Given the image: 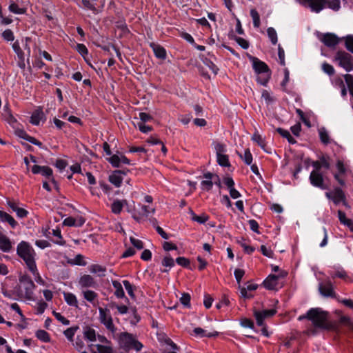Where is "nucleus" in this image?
Masks as SVG:
<instances>
[{
	"instance_id": "f257e3e1",
	"label": "nucleus",
	"mask_w": 353,
	"mask_h": 353,
	"mask_svg": "<svg viewBox=\"0 0 353 353\" xmlns=\"http://www.w3.org/2000/svg\"><path fill=\"white\" fill-rule=\"evenodd\" d=\"M17 254L24 261L29 270H34L36 265V252L29 242L25 241L19 242L17 247Z\"/></svg>"
},
{
	"instance_id": "f03ea898",
	"label": "nucleus",
	"mask_w": 353,
	"mask_h": 353,
	"mask_svg": "<svg viewBox=\"0 0 353 353\" xmlns=\"http://www.w3.org/2000/svg\"><path fill=\"white\" fill-rule=\"evenodd\" d=\"M19 281L21 286L18 288V295L29 301L33 300L36 285L31 277L27 274H21L19 276Z\"/></svg>"
},
{
	"instance_id": "7ed1b4c3",
	"label": "nucleus",
	"mask_w": 353,
	"mask_h": 353,
	"mask_svg": "<svg viewBox=\"0 0 353 353\" xmlns=\"http://www.w3.org/2000/svg\"><path fill=\"white\" fill-rule=\"evenodd\" d=\"M327 314L320 308H312L305 315L299 316L298 320L307 319L315 327H325Z\"/></svg>"
},
{
	"instance_id": "20e7f679",
	"label": "nucleus",
	"mask_w": 353,
	"mask_h": 353,
	"mask_svg": "<svg viewBox=\"0 0 353 353\" xmlns=\"http://www.w3.org/2000/svg\"><path fill=\"white\" fill-rule=\"evenodd\" d=\"M250 59L255 72L258 74L256 79L258 83L263 85H266L271 76L268 66L258 58L251 57Z\"/></svg>"
},
{
	"instance_id": "39448f33",
	"label": "nucleus",
	"mask_w": 353,
	"mask_h": 353,
	"mask_svg": "<svg viewBox=\"0 0 353 353\" xmlns=\"http://www.w3.org/2000/svg\"><path fill=\"white\" fill-rule=\"evenodd\" d=\"M119 342L120 346L125 350L134 349L139 351L143 347L142 343L137 341L133 334L126 332L120 334Z\"/></svg>"
},
{
	"instance_id": "423d86ee",
	"label": "nucleus",
	"mask_w": 353,
	"mask_h": 353,
	"mask_svg": "<svg viewBox=\"0 0 353 353\" xmlns=\"http://www.w3.org/2000/svg\"><path fill=\"white\" fill-rule=\"evenodd\" d=\"M156 334L162 353H176L175 352L177 350L176 345L165 333L158 331Z\"/></svg>"
},
{
	"instance_id": "0eeeda50",
	"label": "nucleus",
	"mask_w": 353,
	"mask_h": 353,
	"mask_svg": "<svg viewBox=\"0 0 353 353\" xmlns=\"http://www.w3.org/2000/svg\"><path fill=\"white\" fill-rule=\"evenodd\" d=\"M99 312L100 322L105 326L107 330L112 333H114L117 330V328L113 323V319L111 316L110 310L107 308L99 307Z\"/></svg>"
},
{
	"instance_id": "6e6552de",
	"label": "nucleus",
	"mask_w": 353,
	"mask_h": 353,
	"mask_svg": "<svg viewBox=\"0 0 353 353\" xmlns=\"http://www.w3.org/2000/svg\"><path fill=\"white\" fill-rule=\"evenodd\" d=\"M335 61L347 72H350L353 69L352 57L347 52H337L335 57Z\"/></svg>"
},
{
	"instance_id": "1a4fd4ad",
	"label": "nucleus",
	"mask_w": 353,
	"mask_h": 353,
	"mask_svg": "<svg viewBox=\"0 0 353 353\" xmlns=\"http://www.w3.org/2000/svg\"><path fill=\"white\" fill-rule=\"evenodd\" d=\"M287 273L285 272H281L278 275H269L266 279L263 281L264 287L268 290H276L279 285V279L283 278L286 276Z\"/></svg>"
},
{
	"instance_id": "9d476101",
	"label": "nucleus",
	"mask_w": 353,
	"mask_h": 353,
	"mask_svg": "<svg viewBox=\"0 0 353 353\" xmlns=\"http://www.w3.org/2000/svg\"><path fill=\"white\" fill-rule=\"evenodd\" d=\"M301 4L308 6L312 12H321L325 8V0H296Z\"/></svg>"
},
{
	"instance_id": "9b49d317",
	"label": "nucleus",
	"mask_w": 353,
	"mask_h": 353,
	"mask_svg": "<svg viewBox=\"0 0 353 353\" xmlns=\"http://www.w3.org/2000/svg\"><path fill=\"white\" fill-rule=\"evenodd\" d=\"M31 171L34 174H41L47 179H51L52 183H55V180L53 178L52 169L48 166L34 165L32 167Z\"/></svg>"
},
{
	"instance_id": "f8f14e48",
	"label": "nucleus",
	"mask_w": 353,
	"mask_h": 353,
	"mask_svg": "<svg viewBox=\"0 0 353 353\" xmlns=\"http://www.w3.org/2000/svg\"><path fill=\"white\" fill-rule=\"evenodd\" d=\"M319 290L320 294L323 296H334L333 286L330 281L327 280L325 282L319 283Z\"/></svg>"
},
{
	"instance_id": "ddd939ff",
	"label": "nucleus",
	"mask_w": 353,
	"mask_h": 353,
	"mask_svg": "<svg viewBox=\"0 0 353 353\" xmlns=\"http://www.w3.org/2000/svg\"><path fill=\"white\" fill-rule=\"evenodd\" d=\"M138 206L139 208H134L132 217L134 219L139 221L143 217H148L150 210V208L147 205L139 204Z\"/></svg>"
},
{
	"instance_id": "4468645a",
	"label": "nucleus",
	"mask_w": 353,
	"mask_h": 353,
	"mask_svg": "<svg viewBox=\"0 0 353 353\" xmlns=\"http://www.w3.org/2000/svg\"><path fill=\"white\" fill-rule=\"evenodd\" d=\"M79 284L83 288H96L98 286L97 282L89 274H83L81 276L79 279Z\"/></svg>"
},
{
	"instance_id": "2eb2a0df",
	"label": "nucleus",
	"mask_w": 353,
	"mask_h": 353,
	"mask_svg": "<svg viewBox=\"0 0 353 353\" xmlns=\"http://www.w3.org/2000/svg\"><path fill=\"white\" fill-rule=\"evenodd\" d=\"M325 196L327 199L332 200L336 205L339 204L341 202H344L345 200L344 194L339 188H336L331 192H326Z\"/></svg>"
},
{
	"instance_id": "dca6fc26",
	"label": "nucleus",
	"mask_w": 353,
	"mask_h": 353,
	"mask_svg": "<svg viewBox=\"0 0 353 353\" xmlns=\"http://www.w3.org/2000/svg\"><path fill=\"white\" fill-rule=\"evenodd\" d=\"M276 311L274 309L271 310H265L263 311H256L254 312V316L256 320V323L259 325H262L263 323V320L265 318L272 316L276 314Z\"/></svg>"
},
{
	"instance_id": "f3484780",
	"label": "nucleus",
	"mask_w": 353,
	"mask_h": 353,
	"mask_svg": "<svg viewBox=\"0 0 353 353\" xmlns=\"http://www.w3.org/2000/svg\"><path fill=\"white\" fill-rule=\"evenodd\" d=\"M319 39L327 47H334L339 43L338 37L332 33L321 34Z\"/></svg>"
},
{
	"instance_id": "a211bd4d",
	"label": "nucleus",
	"mask_w": 353,
	"mask_h": 353,
	"mask_svg": "<svg viewBox=\"0 0 353 353\" xmlns=\"http://www.w3.org/2000/svg\"><path fill=\"white\" fill-rule=\"evenodd\" d=\"M310 183L312 185L320 188L321 189H325L323 184V178L321 174L317 171H312L310 175Z\"/></svg>"
},
{
	"instance_id": "6ab92c4d",
	"label": "nucleus",
	"mask_w": 353,
	"mask_h": 353,
	"mask_svg": "<svg viewBox=\"0 0 353 353\" xmlns=\"http://www.w3.org/2000/svg\"><path fill=\"white\" fill-rule=\"evenodd\" d=\"M99 0H81V4L78 6L82 8L90 10L94 14H98L97 2Z\"/></svg>"
},
{
	"instance_id": "aec40b11",
	"label": "nucleus",
	"mask_w": 353,
	"mask_h": 353,
	"mask_svg": "<svg viewBox=\"0 0 353 353\" xmlns=\"http://www.w3.org/2000/svg\"><path fill=\"white\" fill-rule=\"evenodd\" d=\"M12 249V242L10 239L5 234H0V250L8 253Z\"/></svg>"
},
{
	"instance_id": "412c9836",
	"label": "nucleus",
	"mask_w": 353,
	"mask_h": 353,
	"mask_svg": "<svg viewBox=\"0 0 353 353\" xmlns=\"http://www.w3.org/2000/svg\"><path fill=\"white\" fill-rule=\"evenodd\" d=\"M121 170H117L109 176V181L117 188H119L122 184L123 178L121 176Z\"/></svg>"
},
{
	"instance_id": "4be33fe9",
	"label": "nucleus",
	"mask_w": 353,
	"mask_h": 353,
	"mask_svg": "<svg viewBox=\"0 0 353 353\" xmlns=\"http://www.w3.org/2000/svg\"><path fill=\"white\" fill-rule=\"evenodd\" d=\"M46 119L45 114L41 108L34 110L30 117V123L34 125H39L42 119Z\"/></svg>"
},
{
	"instance_id": "5701e85b",
	"label": "nucleus",
	"mask_w": 353,
	"mask_h": 353,
	"mask_svg": "<svg viewBox=\"0 0 353 353\" xmlns=\"http://www.w3.org/2000/svg\"><path fill=\"white\" fill-rule=\"evenodd\" d=\"M0 221L8 223L12 228H15L17 225V222L8 213L2 210H0Z\"/></svg>"
},
{
	"instance_id": "b1692460",
	"label": "nucleus",
	"mask_w": 353,
	"mask_h": 353,
	"mask_svg": "<svg viewBox=\"0 0 353 353\" xmlns=\"http://www.w3.org/2000/svg\"><path fill=\"white\" fill-rule=\"evenodd\" d=\"M89 270L92 274H97L99 276L102 277L105 275L106 268L99 264H92L90 266Z\"/></svg>"
},
{
	"instance_id": "393cba45",
	"label": "nucleus",
	"mask_w": 353,
	"mask_h": 353,
	"mask_svg": "<svg viewBox=\"0 0 353 353\" xmlns=\"http://www.w3.org/2000/svg\"><path fill=\"white\" fill-rule=\"evenodd\" d=\"M205 180L201 182V188L203 190L209 191L212 189L213 185V174L211 173H207L204 175Z\"/></svg>"
},
{
	"instance_id": "a878e982",
	"label": "nucleus",
	"mask_w": 353,
	"mask_h": 353,
	"mask_svg": "<svg viewBox=\"0 0 353 353\" xmlns=\"http://www.w3.org/2000/svg\"><path fill=\"white\" fill-rule=\"evenodd\" d=\"M193 334L199 337H213L216 336L218 335V332L214 331L213 332H207L206 330L201 328L196 327L193 330Z\"/></svg>"
},
{
	"instance_id": "bb28decb",
	"label": "nucleus",
	"mask_w": 353,
	"mask_h": 353,
	"mask_svg": "<svg viewBox=\"0 0 353 353\" xmlns=\"http://www.w3.org/2000/svg\"><path fill=\"white\" fill-rule=\"evenodd\" d=\"M336 168L339 170V173L334 174V178L341 185L344 184V181L340 179V174H343L346 172V168L343 161L339 160L336 163Z\"/></svg>"
},
{
	"instance_id": "cd10ccee",
	"label": "nucleus",
	"mask_w": 353,
	"mask_h": 353,
	"mask_svg": "<svg viewBox=\"0 0 353 353\" xmlns=\"http://www.w3.org/2000/svg\"><path fill=\"white\" fill-rule=\"evenodd\" d=\"M63 296H64V299L68 305H69L70 306H74V307L78 306V305H77L78 301H77L76 296L74 294L70 293V292H64Z\"/></svg>"
},
{
	"instance_id": "c85d7f7f",
	"label": "nucleus",
	"mask_w": 353,
	"mask_h": 353,
	"mask_svg": "<svg viewBox=\"0 0 353 353\" xmlns=\"http://www.w3.org/2000/svg\"><path fill=\"white\" fill-rule=\"evenodd\" d=\"M112 286L115 289L114 295L119 298L121 299L125 297V292L123 291L122 285L118 281H112Z\"/></svg>"
},
{
	"instance_id": "c756f323",
	"label": "nucleus",
	"mask_w": 353,
	"mask_h": 353,
	"mask_svg": "<svg viewBox=\"0 0 353 353\" xmlns=\"http://www.w3.org/2000/svg\"><path fill=\"white\" fill-rule=\"evenodd\" d=\"M123 203H126L125 201L114 200L111 205L112 212L115 214L121 213L123 209Z\"/></svg>"
},
{
	"instance_id": "7c9ffc66",
	"label": "nucleus",
	"mask_w": 353,
	"mask_h": 353,
	"mask_svg": "<svg viewBox=\"0 0 353 353\" xmlns=\"http://www.w3.org/2000/svg\"><path fill=\"white\" fill-rule=\"evenodd\" d=\"M36 337L44 343L50 341V334L43 330H38L35 333Z\"/></svg>"
},
{
	"instance_id": "2f4dec72",
	"label": "nucleus",
	"mask_w": 353,
	"mask_h": 353,
	"mask_svg": "<svg viewBox=\"0 0 353 353\" xmlns=\"http://www.w3.org/2000/svg\"><path fill=\"white\" fill-rule=\"evenodd\" d=\"M79 329V327L78 325L70 327L63 332V334L68 339V341L72 342L74 341V336Z\"/></svg>"
},
{
	"instance_id": "473e14b6",
	"label": "nucleus",
	"mask_w": 353,
	"mask_h": 353,
	"mask_svg": "<svg viewBox=\"0 0 353 353\" xmlns=\"http://www.w3.org/2000/svg\"><path fill=\"white\" fill-rule=\"evenodd\" d=\"M83 335L85 339L90 341H96V332L93 328L86 327L84 330Z\"/></svg>"
},
{
	"instance_id": "72a5a7b5",
	"label": "nucleus",
	"mask_w": 353,
	"mask_h": 353,
	"mask_svg": "<svg viewBox=\"0 0 353 353\" xmlns=\"http://www.w3.org/2000/svg\"><path fill=\"white\" fill-rule=\"evenodd\" d=\"M8 10H10V12L17 14H25L26 12V10L25 8H19V6L14 2H12L9 5Z\"/></svg>"
},
{
	"instance_id": "f704fd0d",
	"label": "nucleus",
	"mask_w": 353,
	"mask_h": 353,
	"mask_svg": "<svg viewBox=\"0 0 353 353\" xmlns=\"http://www.w3.org/2000/svg\"><path fill=\"white\" fill-rule=\"evenodd\" d=\"M68 263L70 265H81L85 266L87 263L84 261V257L81 254H77L74 259L69 260Z\"/></svg>"
},
{
	"instance_id": "c9c22d12",
	"label": "nucleus",
	"mask_w": 353,
	"mask_h": 353,
	"mask_svg": "<svg viewBox=\"0 0 353 353\" xmlns=\"http://www.w3.org/2000/svg\"><path fill=\"white\" fill-rule=\"evenodd\" d=\"M325 6L334 11H338L341 8V2L339 0H325Z\"/></svg>"
},
{
	"instance_id": "e433bc0d",
	"label": "nucleus",
	"mask_w": 353,
	"mask_h": 353,
	"mask_svg": "<svg viewBox=\"0 0 353 353\" xmlns=\"http://www.w3.org/2000/svg\"><path fill=\"white\" fill-rule=\"evenodd\" d=\"M213 145L216 151V156L224 154L226 152V145L224 143L220 142H214Z\"/></svg>"
},
{
	"instance_id": "4c0bfd02",
	"label": "nucleus",
	"mask_w": 353,
	"mask_h": 353,
	"mask_svg": "<svg viewBox=\"0 0 353 353\" xmlns=\"http://www.w3.org/2000/svg\"><path fill=\"white\" fill-rule=\"evenodd\" d=\"M123 284L128 294H129V296L130 297H132V299H134L135 297V295L134 294V290L135 287L134 285H132L130 283V282L128 280L123 281Z\"/></svg>"
},
{
	"instance_id": "58836bf2",
	"label": "nucleus",
	"mask_w": 353,
	"mask_h": 353,
	"mask_svg": "<svg viewBox=\"0 0 353 353\" xmlns=\"http://www.w3.org/2000/svg\"><path fill=\"white\" fill-rule=\"evenodd\" d=\"M277 132L283 137L288 139L289 143H295L296 141L295 139L291 136L290 133L284 129L282 128H278Z\"/></svg>"
},
{
	"instance_id": "ea45409f",
	"label": "nucleus",
	"mask_w": 353,
	"mask_h": 353,
	"mask_svg": "<svg viewBox=\"0 0 353 353\" xmlns=\"http://www.w3.org/2000/svg\"><path fill=\"white\" fill-rule=\"evenodd\" d=\"M268 37L270 38L272 44L275 45L277 43V33L273 28H268L267 30Z\"/></svg>"
},
{
	"instance_id": "a19ab883",
	"label": "nucleus",
	"mask_w": 353,
	"mask_h": 353,
	"mask_svg": "<svg viewBox=\"0 0 353 353\" xmlns=\"http://www.w3.org/2000/svg\"><path fill=\"white\" fill-rule=\"evenodd\" d=\"M97 296V294L92 290H87L83 292L84 299L90 303L94 301Z\"/></svg>"
},
{
	"instance_id": "79ce46f5",
	"label": "nucleus",
	"mask_w": 353,
	"mask_h": 353,
	"mask_svg": "<svg viewBox=\"0 0 353 353\" xmlns=\"http://www.w3.org/2000/svg\"><path fill=\"white\" fill-rule=\"evenodd\" d=\"M250 15L253 20L254 26L259 28L260 26V17L258 12L255 9L250 10Z\"/></svg>"
},
{
	"instance_id": "37998d69",
	"label": "nucleus",
	"mask_w": 353,
	"mask_h": 353,
	"mask_svg": "<svg viewBox=\"0 0 353 353\" xmlns=\"http://www.w3.org/2000/svg\"><path fill=\"white\" fill-rule=\"evenodd\" d=\"M217 162L221 166H230L228 157L224 154L217 155Z\"/></svg>"
},
{
	"instance_id": "c03bdc74",
	"label": "nucleus",
	"mask_w": 353,
	"mask_h": 353,
	"mask_svg": "<svg viewBox=\"0 0 353 353\" xmlns=\"http://www.w3.org/2000/svg\"><path fill=\"white\" fill-rule=\"evenodd\" d=\"M166 57L167 53L165 50L159 46H156V58L165 60Z\"/></svg>"
},
{
	"instance_id": "a18cd8bd",
	"label": "nucleus",
	"mask_w": 353,
	"mask_h": 353,
	"mask_svg": "<svg viewBox=\"0 0 353 353\" xmlns=\"http://www.w3.org/2000/svg\"><path fill=\"white\" fill-rule=\"evenodd\" d=\"M1 36L3 39L7 41H12L14 40V35L13 32L10 29H6L4 30Z\"/></svg>"
},
{
	"instance_id": "49530a36",
	"label": "nucleus",
	"mask_w": 353,
	"mask_h": 353,
	"mask_svg": "<svg viewBox=\"0 0 353 353\" xmlns=\"http://www.w3.org/2000/svg\"><path fill=\"white\" fill-rule=\"evenodd\" d=\"M262 99L268 105L272 103L274 101L272 94L265 90H263L262 92Z\"/></svg>"
},
{
	"instance_id": "de8ad7c7",
	"label": "nucleus",
	"mask_w": 353,
	"mask_h": 353,
	"mask_svg": "<svg viewBox=\"0 0 353 353\" xmlns=\"http://www.w3.org/2000/svg\"><path fill=\"white\" fill-rule=\"evenodd\" d=\"M319 134L320 139L323 143H329V135L327 130L324 128H321L319 130Z\"/></svg>"
},
{
	"instance_id": "09e8293b",
	"label": "nucleus",
	"mask_w": 353,
	"mask_h": 353,
	"mask_svg": "<svg viewBox=\"0 0 353 353\" xmlns=\"http://www.w3.org/2000/svg\"><path fill=\"white\" fill-rule=\"evenodd\" d=\"M191 214L192 215V220L199 223H204L209 219V216L205 214H203L201 216H196L193 212H192Z\"/></svg>"
},
{
	"instance_id": "8fccbe9b",
	"label": "nucleus",
	"mask_w": 353,
	"mask_h": 353,
	"mask_svg": "<svg viewBox=\"0 0 353 353\" xmlns=\"http://www.w3.org/2000/svg\"><path fill=\"white\" fill-rule=\"evenodd\" d=\"M252 141L257 143L259 146L263 149L265 148V141L263 138L256 132H255L252 138Z\"/></svg>"
},
{
	"instance_id": "3c124183",
	"label": "nucleus",
	"mask_w": 353,
	"mask_h": 353,
	"mask_svg": "<svg viewBox=\"0 0 353 353\" xmlns=\"http://www.w3.org/2000/svg\"><path fill=\"white\" fill-rule=\"evenodd\" d=\"M76 50L84 59L88 54V50L83 43H77Z\"/></svg>"
},
{
	"instance_id": "603ef678",
	"label": "nucleus",
	"mask_w": 353,
	"mask_h": 353,
	"mask_svg": "<svg viewBox=\"0 0 353 353\" xmlns=\"http://www.w3.org/2000/svg\"><path fill=\"white\" fill-rule=\"evenodd\" d=\"M180 302L184 306L190 307V295L188 293H183L180 298Z\"/></svg>"
},
{
	"instance_id": "864d4df0",
	"label": "nucleus",
	"mask_w": 353,
	"mask_h": 353,
	"mask_svg": "<svg viewBox=\"0 0 353 353\" xmlns=\"http://www.w3.org/2000/svg\"><path fill=\"white\" fill-rule=\"evenodd\" d=\"M240 157L241 159H243L244 162L246 164L250 165L252 163V154L250 153V151L249 150V149H246L244 152L243 156L240 154Z\"/></svg>"
},
{
	"instance_id": "5fc2aeb1",
	"label": "nucleus",
	"mask_w": 353,
	"mask_h": 353,
	"mask_svg": "<svg viewBox=\"0 0 353 353\" xmlns=\"http://www.w3.org/2000/svg\"><path fill=\"white\" fill-rule=\"evenodd\" d=\"M29 271L34 275L36 282H37L38 283L41 284V285L44 284V281L40 276V274H39L37 267V264L34 265V270H29Z\"/></svg>"
},
{
	"instance_id": "6e6d98bb",
	"label": "nucleus",
	"mask_w": 353,
	"mask_h": 353,
	"mask_svg": "<svg viewBox=\"0 0 353 353\" xmlns=\"http://www.w3.org/2000/svg\"><path fill=\"white\" fill-rule=\"evenodd\" d=\"M52 234L59 239V240L55 241L54 243L59 245H64L65 244V241L62 240V235L59 229L53 230Z\"/></svg>"
},
{
	"instance_id": "4d7b16f0",
	"label": "nucleus",
	"mask_w": 353,
	"mask_h": 353,
	"mask_svg": "<svg viewBox=\"0 0 353 353\" xmlns=\"http://www.w3.org/2000/svg\"><path fill=\"white\" fill-rule=\"evenodd\" d=\"M108 160L113 167H119L121 163V157H119L117 154L112 155Z\"/></svg>"
},
{
	"instance_id": "13d9d810",
	"label": "nucleus",
	"mask_w": 353,
	"mask_h": 353,
	"mask_svg": "<svg viewBox=\"0 0 353 353\" xmlns=\"http://www.w3.org/2000/svg\"><path fill=\"white\" fill-rule=\"evenodd\" d=\"M137 125L139 128V130L143 133H148L152 130V127L151 125L143 123V122H137Z\"/></svg>"
},
{
	"instance_id": "bf43d9fd",
	"label": "nucleus",
	"mask_w": 353,
	"mask_h": 353,
	"mask_svg": "<svg viewBox=\"0 0 353 353\" xmlns=\"http://www.w3.org/2000/svg\"><path fill=\"white\" fill-rule=\"evenodd\" d=\"M174 265V259L170 256H165L162 261V265L165 268H171Z\"/></svg>"
},
{
	"instance_id": "052dcab7",
	"label": "nucleus",
	"mask_w": 353,
	"mask_h": 353,
	"mask_svg": "<svg viewBox=\"0 0 353 353\" xmlns=\"http://www.w3.org/2000/svg\"><path fill=\"white\" fill-rule=\"evenodd\" d=\"M52 314L63 325H68L70 324V321L63 316H62L60 313L53 311Z\"/></svg>"
},
{
	"instance_id": "680f3d73",
	"label": "nucleus",
	"mask_w": 353,
	"mask_h": 353,
	"mask_svg": "<svg viewBox=\"0 0 353 353\" xmlns=\"http://www.w3.org/2000/svg\"><path fill=\"white\" fill-rule=\"evenodd\" d=\"M110 307H115L117 309L118 312L121 314H126L128 311V307L126 305H117L115 303H111L110 304Z\"/></svg>"
},
{
	"instance_id": "e2e57ef3",
	"label": "nucleus",
	"mask_w": 353,
	"mask_h": 353,
	"mask_svg": "<svg viewBox=\"0 0 353 353\" xmlns=\"http://www.w3.org/2000/svg\"><path fill=\"white\" fill-rule=\"evenodd\" d=\"M130 241L131 243L133 245V246L137 248L138 250H141L143 248V243L141 240L136 239L133 236H131L130 238Z\"/></svg>"
},
{
	"instance_id": "0e129e2a",
	"label": "nucleus",
	"mask_w": 353,
	"mask_h": 353,
	"mask_svg": "<svg viewBox=\"0 0 353 353\" xmlns=\"http://www.w3.org/2000/svg\"><path fill=\"white\" fill-rule=\"evenodd\" d=\"M117 28L121 30L123 34H127L130 33V30L128 28V26L123 21H118L117 24Z\"/></svg>"
},
{
	"instance_id": "69168bd1",
	"label": "nucleus",
	"mask_w": 353,
	"mask_h": 353,
	"mask_svg": "<svg viewBox=\"0 0 353 353\" xmlns=\"http://www.w3.org/2000/svg\"><path fill=\"white\" fill-rule=\"evenodd\" d=\"M338 217L341 221V223L344 225H350V219H347L345 214L342 212L341 210L338 211Z\"/></svg>"
},
{
	"instance_id": "338daca9",
	"label": "nucleus",
	"mask_w": 353,
	"mask_h": 353,
	"mask_svg": "<svg viewBox=\"0 0 353 353\" xmlns=\"http://www.w3.org/2000/svg\"><path fill=\"white\" fill-rule=\"evenodd\" d=\"M97 348L99 353H113L112 348L109 346H105L103 345H97Z\"/></svg>"
},
{
	"instance_id": "774afa93",
	"label": "nucleus",
	"mask_w": 353,
	"mask_h": 353,
	"mask_svg": "<svg viewBox=\"0 0 353 353\" xmlns=\"http://www.w3.org/2000/svg\"><path fill=\"white\" fill-rule=\"evenodd\" d=\"M347 49L353 53V36H348L345 39Z\"/></svg>"
}]
</instances>
